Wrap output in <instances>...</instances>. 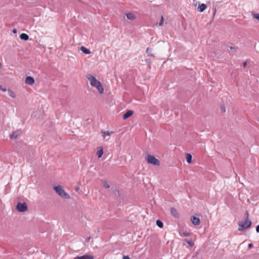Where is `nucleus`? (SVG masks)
I'll return each mask as SVG.
<instances>
[{"instance_id":"bb28decb","label":"nucleus","mask_w":259,"mask_h":259,"mask_svg":"<svg viewBox=\"0 0 259 259\" xmlns=\"http://www.w3.org/2000/svg\"><path fill=\"white\" fill-rule=\"evenodd\" d=\"M183 235L184 236H189V234L187 232H184L183 233Z\"/></svg>"},{"instance_id":"473e14b6","label":"nucleus","mask_w":259,"mask_h":259,"mask_svg":"<svg viewBox=\"0 0 259 259\" xmlns=\"http://www.w3.org/2000/svg\"><path fill=\"white\" fill-rule=\"evenodd\" d=\"M246 65H247V62H245L243 63V67H245Z\"/></svg>"},{"instance_id":"c756f323","label":"nucleus","mask_w":259,"mask_h":259,"mask_svg":"<svg viewBox=\"0 0 259 259\" xmlns=\"http://www.w3.org/2000/svg\"><path fill=\"white\" fill-rule=\"evenodd\" d=\"M221 109L222 111L223 112H224L225 111V109L223 107H221Z\"/></svg>"},{"instance_id":"412c9836","label":"nucleus","mask_w":259,"mask_h":259,"mask_svg":"<svg viewBox=\"0 0 259 259\" xmlns=\"http://www.w3.org/2000/svg\"><path fill=\"white\" fill-rule=\"evenodd\" d=\"M156 225H157V226L161 228L163 227V223L159 220L156 221Z\"/></svg>"},{"instance_id":"6e6552de","label":"nucleus","mask_w":259,"mask_h":259,"mask_svg":"<svg viewBox=\"0 0 259 259\" xmlns=\"http://www.w3.org/2000/svg\"><path fill=\"white\" fill-rule=\"evenodd\" d=\"M34 83V79L31 76H27L25 79V83L29 85H32Z\"/></svg>"},{"instance_id":"c9c22d12","label":"nucleus","mask_w":259,"mask_h":259,"mask_svg":"<svg viewBox=\"0 0 259 259\" xmlns=\"http://www.w3.org/2000/svg\"><path fill=\"white\" fill-rule=\"evenodd\" d=\"M90 238H88V239H87V241H90Z\"/></svg>"},{"instance_id":"393cba45","label":"nucleus","mask_w":259,"mask_h":259,"mask_svg":"<svg viewBox=\"0 0 259 259\" xmlns=\"http://www.w3.org/2000/svg\"><path fill=\"white\" fill-rule=\"evenodd\" d=\"M163 22H164V18H163V17L162 16H161L160 21L159 23V25L160 26H161L163 24Z\"/></svg>"},{"instance_id":"aec40b11","label":"nucleus","mask_w":259,"mask_h":259,"mask_svg":"<svg viewBox=\"0 0 259 259\" xmlns=\"http://www.w3.org/2000/svg\"><path fill=\"white\" fill-rule=\"evenodd\" d=\"M253 18L259 21V14L255 13H252Z\"/></svg>"},{"instance_id":"e433bc0d","label":"nucleus","mask_w":259,"mask_h":259,"mask_svg":"<svg viewBox=\"0 0 259 259\" xmlns=\"http://www.w3.org/2000/svg\"><path fill=\"white\" fill-rule=\"evenodd\" d=\"M78 189H79V188H76V191H78Z\"/></svg>"},{"instance_id":"39448f33","label":"nucleus","mask_w":259,"mask_h":259,"mask_svg":"<svg viewBox=\"0 0 259 259\" xmlns=\"http://www.w3.org/2000/svg\"><path fill=\"white\" fill-rule=\"evenodd\" d=\"M16 208L19 212H25L27 209V204L25 202H19L17 205Z\"/></svg>"},{"instance_id":"4468645a","label":"nucleus","mask_w":259,"mask_h":259,"mask_svg":"<svg viewBox=\"0 0 259 259\" xmlns=\"http://www.w3.org/2000/svg\"><path fill=\"white\" fill-rule=\"evenodd\" d=\"M103 154V149L102 147H99L98 148V150L97 151V155L98 156V158H101Z\"/></svg>"},{"instance_id":"4be33fe9","label":"nucleus","mask_w":259,"mask_h":259,"mask_svg":"<svg viewBox=\"0 0 259 259\" xmlns=\"http://www.w3.org/2000/svg\"><path fill=\"white\" fill-rule=\"evenodd\" d=\"M185 240L190 246L192 247L194 245V243L192 240L185 239Z\"/></svg>"},{"instance_id":"dca6fc26","label":"nucleus","mask_w":259,"mask_h":259,"mask_svg":"<svg viewBox=\"0 0 259 259\" xmlns=\"http://www.w3.org/2000/svg\"><path fill=\"white\" fill-rule=\"evenodd\" d=\"M80 50L85 54H90L91 53L90 50L86 48L85 47L82 46L80 47Z\"/></svg>"},{"instance_id":"a878e982","label":"nucleus","mask_w":259,"mask_h":259,"mask_svg":"<svg viewBox=\"0 0 259 259\" xmlns=\"http://www.w3.org/2000/svg\"><path fill=\"white\" fill-rule=\"evenodd\" d=\"M0 90L4 92L7 91V89L6 87H3L2 85L0 84Z\"/></svg>"},{"instance_id":"20e7f679","label":"nucleus","mask_w":259,"mask_h":259,"mask_svg":"<svg viewBox=\"0 0 259 259\" xmlns=\"http://www.w3.org/2000/svg\"><path fill=\"white\" fill-rule=\"evenodd\" d=\"M146 160L149 164L158 166L160 165V163L159 160L152 155H147L146 157Z\"/></svg>"},{"instance_id":"2f4dec72","label":"nucleus","mask_w":259,"mask_h":259,"mask_svg":"<svg viewBox=\"0 0 259 259\" xmlns=\"http://www.w3.org/2000/svg\"><path fill=\"white\" fill-rule=\"evenodd\" d=\"M252 246H253L252 244H251V243L249 244V245H248V247H249V248H251Z\"/></svg>"},{"instance_id":"f03ea898","label":"nucleus","mask_w":259,"mask_h":259,"mask_svg":"<svg viewBox=\"0 0 259 259\" xmlns=\"http://www.w3.org/2000/svg\"><path fill=\"white\" fill-rule=\"evenodd\" d=\"M54 190L61 197L65 199H70V195L65 191L62 186L58 185L54 187Z\"/></svg>"},{"instance_id":"423d86ee","label":"nucleus","mask_w":259,"mask_h":259,"mask_svg":"<svg viewBox=\"0 0 259 259\" xmlns=\"http://www.w3.org/2000/svg\"><path fill=\"white\" fill-rule=\"evenodd\" d=\"M192 224L195 226H198L200 224V219L197 216H193L191 219Z\"/></svg>"},{"instance_id":"ddd939ff","label":"nucleus","mask_w":259,"mask_h":259,"mask_svg":"<svg viewBox=\"0 0 259 259\" xmlns=\"http://www.w3.org/2000/svg\"><path fill=\"white\" fill-rule=\"evenodd\" d=\"M206 8L207 7L204 4H199L197 10L199 12H202L206 9Z\"/></svg>"},{"instance_id":"0eeeda50","label":"nucleus","mask_w":259,"mask_h":259,"mask_svg":"<svg viewBox=\"0 0 259 259\" xmlns=\"http://www.w3.org/2000/svg\"><path fill=\"white\" fill-rule=\"evenodd\" d=\"M94 257L92 255L84 254L82 256H77L74 258V259H94Z\"/></svg>"},{"instance_id":"f8f14e48","label":"nucleus","mask_w":259,"mask_h":259,"mask_svg":"<svg viewBox=\"0 0 259 259\" xmlns=\"http://www.w3.org/2000/svg\"><path fill=\"white\" fill-rule=\"evenodd\" d=\"M170 213L171 215L175 218H178L179 215L176 209L174 207L170 208Z\"/></svg>"},{"instance_id":"6ab92c4d","label":"nucleus","mask_w":259,"mask_h":259,"mask_svg":"<svg viewBox=\"0 0 259 259\" xmlns=\"http://www.w3.org/2000/svg\"><path fill=\"white\" fill-rule=\"evenodd\" d=\"M146 53L149 56L154 57V55L152 54V49L148 48L146 50Z\"/></svg>"},{"instance_id":"f704fd0d","label":"nucleus","mask_w":259,"mask_h":259,"mask_svg":"<svg viewBox=\"0 0 259 259\" xmlns=\"http://www.w3.org/2000/svg\"><path fill=\"white\" fill-rule=\"evenodd\" d=\"M2 63L0 62V69L2 68Z\"/></svg>"},{"instance_id":"7c9ffc66","label":"nucleus","mask_w":259,"mask_h":259,"mask_svg":"<svg viewBox=\"0 0 259 259\" xmlns=\"http://www.w3.org/2000/svg\"><path fill=\"white\" fill-rule=\"evenodd\" d=\"M17 29H14L13 30V32L14 33H17Z\"/></svg>"},{"instance_id":"f3484780","label":"nucleus","mask_w":259,"mask_h":259,"mask_svg":"<svg viewBox=\"0 0 259 259\" xmlns=\"http://www.w3.org/2000/svg\"><path fill=\"white\" fill-rule=\"evenodd\" d=\"M192 155L189 153H187L186 155V159L188 163H190L192 162Z\"/></svg>"},{"instance_id":"72a5a7b5","label":"nucleus","mask_w":259,"mask_h":259,"mask_svg":"<svg viewBox=\"0 0 259 259\" xmlns=\"http://www.w3.org/2000/svg\"><path fill=\"white\" fill-rule=\"evenodd\" d=\"M215 12H216V9H215L214 10V13H213L214 16L215 15Z\"/></svg>"},{"instance_id":"9b49d317","label":"nucleus","mask_w":259,"mask_h":259,"mask_svg":"<svg viewBox=\"0 0 259 259\" xmlns=\"http://www.w3.org/2000/svg\"><path fill=\"white\" fill-rule=\"evenodd\" d=\"M134 113V112L132 110H128L126 112H125L123 115V119H126L131 116Z\"/></svg>"},{"instance_id":"c85d7f7f","label":"nucleus","mask_w":259,"mask_h":259,"mask_svg":"<svg viewBox=\"0 0 259 259\" xmlns=\"http://www.w3.org/2000/svg\"><path fill=\"white\" fill-rule=\"evenodd\" d=\"M122 259H130L128 256H123Z\"/></svg>"},{"instance_id":"f257e3e1","label":"nucleus","mask_w":259,"mask_h":259,"mask_svg":"<svg viewBox=\"0 0 259 259\" xmlns=\"http://www.w3.org/2000/svg\"><path fill=\"white\" fill-rule=\"evenodd\" d=\"M86 77L89 81L91 85L96 89L99 93L102 94L104 93V88L101 82L97 80L94 75L88 74L86 75Z\"/></svg>"},{"instance_id":"a211bd4d","label":"nucleus","mask_w":259,"mask_h":259,"mask_svg":"<svg viewBox=\"0 0 259 259\" xmlns=\"http://www.w3.org/2000/svg\"><path fill=\"white\" fill-rule=\"evenodd\" d=\"M20 37L21 39L24 40H27L29 38L28 35L25 33H22L20 35Z\"/></svg>"},{"instance_id":"5701e85b","label":"nucleus","mask_w":259,"mask_h":259,"mask_svg":"<svg viewBox=\"0 0 259 259\" xmlns=\"http://www.w3.org/2000/svg\"><path fill=\"white\" fill-rule=\"evenodd\" d=\"M103 185L105 188H110V185L107 181H104L103 183Z\"/></svg>"},{"instance_id":"9d476101","label":"nucleus","mask_w":259,"mask_h":259,"mask_svg":"<svg viewBox=\"0 0 259 259\" xmlns=\"http://www.w3.org/2000/svg\"><path fill=\"white\" fill-rule=\"evenodd\" d=\"M112 133V132H105V131H102V134L103 135V136L104 137V138L105 140L108 141L109 139V136Z\"/></svg>"},{"instance_id":"cd10ccee","label":"nucleus","mask_w":259,"mask_h":259,"mask_svg":"<svg viewBox=\"0 0 259 259\" xmlns=\"http://www.w3.org/2000/svg\"><path fill=\"white\" fill-rule=\"evenodd\" d=\"M256 231L257 233H259V225L256 227Z\"/></svg>"},{"instance_id":"2eb2a0df","label":"nucleus","mask_w":259,"mask_h":259,"mask_svg":"<svg viewBox=\"0 0 259 259\" xmlns=\"http://www.w3.org/2000/svg\"><path fill=\"white\" fill-rule=\"evenodd\" d=\"M7 92L8 93V95L12 98L14 99L16 97V94L15 92L12 90L10 89H8Z\"/></svg>"},{"instance_id":"7ed1b4c3","label":"nucleus","mask_w":259,"mask_h":259,"mask_svg":"<svg viewBox=\"0 0 259 259\" xmlns=\"http://www.w3.org/2000/svg\"><path fill=\"white\" fill-rule=\"evenodd\" d=\"M246 218L244 222H239L238 224L239 228H238L239 231H242L245 229L249 228L251 225V222L248 219V214L246 213L245 214Z\"/></svg>"},{"instance_id":"1a4fd4ad","label":"nucleus","mask_w":259,"mask_h":259,"mask_svg":"<svg viewBox=\"0 0 259 259\" xmlns=\"http://www.w3.org/2000/svg\"><path fill=\"white\" fill-rule=\"evenodd\" d=\"M125 15L128 20L133 21L136 19V16L133 13H127L125 14Z\"/></svg>"},{"instance_id":"b1692460","label":"nucleus","mask_w":259,"mask_h":259,"mask_svg":"<svg viewBox=\"0 0 259 259\" xmlns=\"http://www.w3.org/2000/svg\"><path fill=\"white\" fill-rule=\"evenodd\" d=\"M18 136V134L16 132H13L11 135V138H16Z\"/></svg>"}]
</instances>
